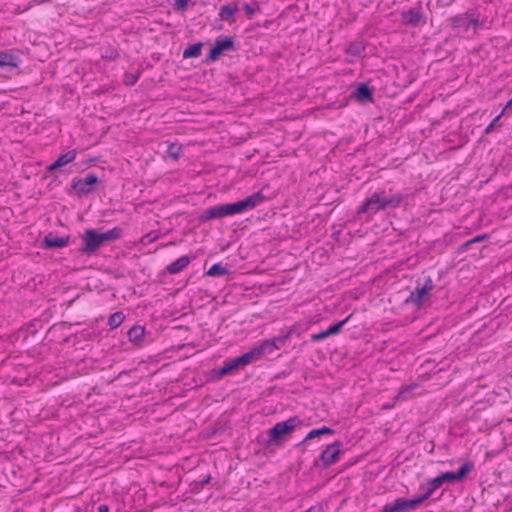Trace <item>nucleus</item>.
Masks as SVG:
<instances>
[{
    "mask_svg": "<svg viewBox=\"0 0 512 512\" xmlns=\"http://www.w3.org/2000/svg\"><path fill=\"white\" fill-rule=\"evenodd\" d=\"M281 343H283L281 338H274L272 340H264L254 346L250 351L239 356L243 367L260 360L264 355L274 353L280 348Z\"/></svg>",
    "mask_w": 512,
    "mask_h": 512,
    "instance_id": "3",
    "label": "nucleus"
},
{
    "mask_svg": "<svg viewBox=\"0 0 512 512\" xmlns=\"http://www.w3.org/2000/svg\"><path fill=\"white\" fill-rule=\"evenodd\" d=\"M329 336H330V335H329V333H328V331H327V329H326V330L321 331V332H319V333L312 334V335H311V340H312L313 342H319V341H322V340H324L325 338H327V337H329Z\"/></svg>",
    "mask_w": 512,
    "mask_h": 512,
    "instance_id": "34",
    "label": "nucleus"
},
{
    "mask_svg": "<svg viewBox=\"0 0 512 512\" xmlns=\"http://www.w3.org/2000/svg\"><path fill=\"white\" fill-rule=\"evenodd\" d=\"M473 468V465L466 462L461 465L457 472L448 471L441 474L439 477L444 484L445 482H455L462 480Z\"/></svg>",
    "mask_w": 512,
    "mask_h": 512,
    "instance_id": "13",
    "label": "nucleus"
},
{
    "mask_svg": "<svg viewBox=\"0 0 512 512\" xmlns=\"http://www.w3.org/2000/svg\"><path fill=\"white\" fill-rule=\"evenodd\" d=\"M228 273V269L223 266L221 263H215L213 264L209 270L206 272L208 276L217 277V276H223Z\"/></svg>",
    "mask_w": 512,
    "mask_h": 512,
    "instance_id": "26",
    "label": "nucleus"
},
{
    "mask_svg": "<svg viewBox=\"0 0 512 512\" xmlns=\"http://www.w3.org/2000/svg\"><path fill=\"white\" fill-rule=\"evenodd\" d=\"M352 49H353V51H356V48H354V46H353V45H351V46L349 47V49H348V52H350Z\"/></svg>",
    "mask_w": 512,
    "mask_h": 512,
    "instance_id": "43",
    "label": "nucleus"
},
{
    "mask_svg": "<svg viewBox=\"0 0 512 512\" xmlns=\"http://www.w3.org/2000/svg\"><path fill=\"white\" fill-rule=\"evenodd\" d=\"M238 11V4L236 2H230L220 7L218 16L221 21H224L231 25L236 22L235 15L238 13Z\"/></svg>",
    "mask_w": 512,
    "mask_h": 512,
    "instance_id": "16",
    "label": "nucleus"
},
{
    "mask_svg": "<svg viewBox=\"0 0 512 512\" xmlns=\"http://www.w3.org/2000/svg\"><path fill=\"white\" fill-rule=\"evenodd\" d=\"M503 114H504V110H502V112L486 127V129H485L486 133H490L493 131L496 123L499 121V119L502 117Z\"/></svg>",
    "mask_w": 512,
    "mask_h": 512,
    "instance_id": "36",
    "label": "nucleus"
},
{
    "mask_svg": "<svg viewBox=\"0 0 512 512\" xmlns=\"http://www.w3.org/2000/svg\"><path fill=\"white\" fill-rule=\"evenodd\" d=\"M81 238L83 241L81 251L86 254L95 253L104 244L101 233L94 229H87Z\"/></svg>",
    "mask_w": 512,
    "mask_h": 512,
    "instance_id": "5",
    "label": "nucleus"
},
{
    "mask_svg": "<svg viewBox=\"0 0 512 512\" xmlns=\"http://www.w3.org/2000/svg\"><path fill=\"white\" fill-rule=\"evenodd\" d=\"M401 19L406 25L418 26L420 24H424L421 7L402 11Z\"/></svg>",
    "mask_w": 512,
    "mask_h": 512,
    "instance_id": "15",
    "label": "nucleus"
},
{
    "mask_svg": "<svg viewBox=\"0 0 512 512\" xmlns=\"http://www.w3.org/2000/svg\"><path fill=\"white\" fill-rule=\"evenodd\" d=\"M380 512H395L392 504H385Z\"/></svg>",
    "mask_w": 512,
    "mask_h": 512,
    "instance_id": "39",
    "label": "nucleus"
},
{
    "mask_svg": "<svg viewBox=\"0 0 512 512\" xmlns=\"http://www.w3.org/2000/svg\"><path fill=\"white\" fill-rule=\"evenodd\" d=\"M159 236L160 233L158 231L149 232L141 238L140 243H142L143 245H148L150 243L155 242L159 238Z\"/></svg>",
    "mask_w": 512,
    "mask_h": 512,
    "instance_id": "30",
    "label": "nucleus"
},
{
    "mask_svg": "<svg viewBox=\"0 0 512 512\" xmlns=\"http://www.w3.org/2000/svg\"><path fill=\"white\" fill-rule=\"evenodd\" d=\"M512 104V99L507 103L506 107L503 109L504 111Z\"/></svg>",
    "mask_w": 512,
    "mask_h": 512,
    "instance_id": "41",
    "label": "nucleus"
},
{
    "mask_svg": "<svg viewBox=\"0 0 512 512\" xmlns=\"http://www.w3.org/2000/svg\"><path fill=\"white\" fill-rule=\"evenodd\" d=\"M453 29L467 32L472 25L476 26L478 21L474 20L468 13L453 16L449 19Z\"/></svg>",
    "mask_w": 512,
    "mask_h": 512,
    "instance_id": "11",
    "label": "nucleus"
},
{
    "mask_svg": "<svg viewBox=\"0 0 512 512\" xmlns=\"http://www.w3.org/2000/svg\"><path fill=\"white\" fill-rule=\"evenodd\" d=\"M423 502L419 495L413 499L397 498L392 505L395 512H410L416 510Z\"/></svg>",
    "mask_w": 512,
    "mask_h": 512,
    "instance_id": "9",
    "label": "nucleus"
},
{
    "mask_svg": "<svg viewBox=\"0 0 512 512\" xmlns=\"http://www.w3.org/2000/svg\"><path fill=\"white\" fill-rule=\"evenodd\" d=\"M181 151H182L181 145H179L177 143H171L168 146L167 155H168V157L172 158L173 160H178V158L181 154Z\"/></svg>",
    "mask_w": 512,
    "mask_h": 512,
    "instance_id": "29",
    "label": "nucleus"
},
{
    "mask_svg": "<svg viewBox=\"0 0 512 512\" xmlns=\"http://www.w3.org/2000/svg\"><path fill=\"white\" fill-rule=\"evenodd\" d=\"M202 45L200 43L194 44L186 48L183 52L184 58L199 57L201 55Z\"/></svg>",
    "mask_w": 512,
    "mask_h": 512,
    "instance_id": "27",
    "label": "nucleus"
},
{
    "mask_svg": "<svg viewBox=\"0 0 512 512\" xmlns=\"http://www.w3.org/2000/svg\"><path fill=\"white\" fill-rule=\"evenodd\" d=\"M281 343H283L281 338H274L272 340H264L254 346L250 351L239 356L243 367L260 360L264 355L274 353L280 348Z\"/></svg>",
    "mask_w": 512,
    "mask_h": 512,
    "instance_id": "4",
    "label": "nucleus"
},
{
    "mask_svg": "<svg viewBox=\"0 0 512 512\" xmlns=\"http://www.w3.org/2000/svg\"><path fill=\"white\" fill-rule=\"evenodd\" d=\"M351 316H348L347 318H345L344 320L330 326L327 328V331L329 333V335H336L338 334L341 329L343 328V326L348 322V320L350 319Z\"/></svg>",
    "mask_w": 512,
    "mask_h": 512,
    "instance_id": "31",
    "label": "nucleus"
},
{
    "mask_svg": "<svg viewBox=\"0 0 512 512\" xmlns=\"http://www.w3.org/2000/svg\"><path fill=\"white\" fill-rule=\"evenodd\" d=\"M21 60L15 50L0 51V67L11 71L19 67Z\"/></svg>",
    "mask_w": 512,
    "mask_h": 512,
    "instance_id": "10",
    "label": "nucleus"
},
{
    "mask_svg": "<svg viewBox=\"0 0 512 512\" xmlns=\"http://www.w3.org/2000/svg\"><path fill=\"white\" fill-rule=\"evenodd\" d=\"M356 98L360 101H372V91L364 84L360 85L356 92Z\"/></svg>",
    "mask_w": 512,
    "mask_h": 512,
    "instance_id": "25",
    "label": "nucleus"
},
{
    "mask_svg": "<svg viewBox=\"0 0 512 512\" xmlns=\"http://www.w3.org/2000/svg\"><path fill=\"white\" fill-rule=\"evenodd\" d=\"M97 512H110V507L107 504H100L97 508Z\"/></svg>",
    "mask_w": 512,
    "mask_h": 512,
    "instance_id": "38",
    "label": "nucleus"
},
{
    "mask_svg": "<svg viewBox=\"0 0 512 512\" xmlns=\"http://www.w3.org/2000/svg\"><path fill=\"white\" fill-rule=\"evenodd\" d=\"M98 182L95 174H88L84 178H74L72 187L81 195H87L93 191L94 185Z\"/></svg>",
    "mask_w": 512,
    "mask_h": 512,
    "instance_id": "7",
    "label": "nucleus"
},
{
    "mask_svg": "<svg viewBox=\"0 0 512 512\" xmlns=\"http://www.w3.org/2000/svg\"><path fill=\"white\" fill-rule=\"evenodd\" d=\"M76 158V151L75 150H71V151H68L67 153L65 154H62L61 156H59L57 158V160L51 164L49 166V171H53L55 170L56 168H59V167H62L68 163H71L72 161H74Z\"/></svg>",
    "mask_w": 512,
    "mask_h": 512,
    "instance_id": "21",
    "label": "nucleus"
},
{
    "mask_svg": "<svg viewBox=\"0 0 512 512\" xmlns=\"http://www.w3.org/2000/svg\"><path fill=\"white\" fill-rule=\"evenodd\" d=\"M299 423L297 417H290L286 421L276 423L269 431L268 436L270 441H278L281 437L286 434L293 432Z\"/></svg>",
    "mask_w": 512,
    "mask_h": 512,
    "instance_id": "6",
    "label": "nucleus"
},
{
    "mask_svg": "<svg viewBox=\"0 0 512 512\" xmlns=\"http://www.w3.org/2000/svg\"><path fill=\"white\" fill-rule=\"evenodd\" d=\"M264 200L265 196L261 192H257L235 203L209 207L200 215L199 219L206 222L216 218L241 214L245 211L254 209L258 205L262 204Z\"/></svg>",
    "mask_w": 512,
    "mask_h": 512,
    "instance_id": "1",
    "label": "nucleus"
},
{
    "mask_svg": "<svg viewBox=\"0 0 512 512\" xmlns=\"http://www.w3.org/2000/svg\"><path fill=\"white\" fill-rule=\"evenodd\" d=\"M402 202L400 193L387 194L385 191H378L367 197L358 208V213L373 216L387 208H397Z\"/></svg>",
    "mask_w": 512,
    "mask_h": 512,
    "instance_id": "2",
    "label": "nucleus"
},
{
    "mask_svg": "<svg viewBox=\"0 0 512 512\" xmlns=\"http://www.w3.org/2000/svg\"><path fill=\"white\" fill-rule=\"evenodd\" d=\"M44 243L47 247L50 248H61L65 247L68 244V238L58 237L49 234L45 237Z\"/></svg>",
    "mask_w": 512,
    "mask_h": 512,
    "instance_id": "22",
    "label": "nucleus"
},
{
    "mask_svg": "<svg viewBox=\"0 0 512 512\" xmlns=\"http://www.w3.org/2000/svg\"><path fill=\"white\" fill-rule=\"evenodd\" d=\"M138 81V75L135 74H126L124 78V83L126 85H134Z\"/></svg>",
    "mask_w": 512,
    "mask_h": 512,
    "instance_id": "35",
    "label": "nucleus"
},
{
    "mask_svg": "<svg viewBox=\"0 0 512 512\" xmlns=\"http://www.w3.org/2000/svg\"><path fill=\"white\" fill-rule=\"evenodd\" d=\"M442 485L443 483L439 476L428 480L425 485H422L421 488L425 490V493L420 495L423 501H426Z\"/></svg>",
    "mask_w": 512,
    "mask_h": 512,
    "instance_id": "18",
    "label": "nucleus"
},
{
    "mask_svg": "<svg viewBox=\"0 0 512 512\" xmlns=\"http://www.w3.org/2000/svg\"><path fill=\"white\" fill-rule=\"evenodd\" d=\"M332 434H334V430H332L329 427L323 426L321 428L313 429V430L309 431V433L304 438V441H308V440H311V439H314V438H318V437H320L322 435H332Z\"/></svg>",
    "mask_w": 512,
    "mask_h": 512,
    "instance_id": "24",
    "label": "nucleus"
},
{
    "mask_svg": "<svg viewBox=\"0 0 512 512\" xmlns=\"http://www.w3.org/2000/svg\"><path fill=\"white\" fill-rule=\"evenodd\" d=\"M102 240L104 243L118 240L122 237V229L119 227H114L106 232L101 233Z\"/></svg>",
    "mask_w": 512,
    "mask_h": 512,
    "instance_id": "23",
    "label": "nucleus"
},
{
    "mask_svg": "<svg viewBox=\"0 0 512 512\" xmlns=\"http://www.w3.org/2000/svg\"><path fill=\"white\" fill-rule=\"evenodd\" d=\"M234 45V42H233V39L230 38V37H224V38H219L215 41V44L213 45V47L211 48L210 50V53H209V60L211 61H215L217 60L220 55H222V53L226 50H229L233 47Z\"/></svg>",
    "mask_w": 512,
    "mask_h": 512,
    "instance_id": "12",
    "label": "nucleus"
},
{
    "mask_svg": "<svg viewBox=\"0 0 512 512\" xmlns=\"http://www.w3.org/2000/svg\"><path fill=\"white\" fill-rule=\"evenodd\" d=\"M413 389V387H406L402 389L399 393V396L403 399L407 398V395L410 393V391Z\"/></svg>",
    "mask_w": 512,
    "mask_h": 512,
    "instance_id": "37",
    "label": "nucleus"
},
{
    "mask_svg": "<svg viewBox=\"0 0 512 512\" xmlns=\"http://www.w3.org/2000/svg\"><path fill=\"white\" fill-rule=\"evenodd\" d=\"M191 262V258L188 256H181L176 261L172 262L167 266L166 270L170 274H178L188 267Z\"/></svg>",
    "mask_w": 512,
    "mask_h": 512,
    "instance_id": "19",
    "label": "nucleus"
},
{
    "mask_svg": "<svg viewBox=\"0 0 512 512\" xmlns=\"http://www.w3.org/2000/svg\"><path fill=\"white\" fill-rule=\"evenodd\" d=\"M341 454V443L334 442L328 445L320 454V460L325 466H331L339 460Z\"/></svg>",
    "mask_w": 512,
    "mask_h": 512,
    "instance_id": "8",
    "label": "nucleus"
},
{
    "mask_svg": "<svg viewBox=\"0 0 512 512\" xmlns=\"http://www.w3.org/2000/svg\"><path fill=\"white\" fill-rule=\"evenodd\" d=\"M485 238H486V236H485V235L477 236V237L473 240V242H479V241H481V240H483V239H485Z\"/></svg>",
    "mask_w": 512,
    "mask_h": 512,
    "instance_id": "40",
    "label": "nucleus"
},
{
    "mask_svg": "<svg viewBox=\"0 0 512 512\" xmlns=\"http://www.w3.org/2000/svg\"><path fill=\"white\" fill-rule=\"evenodd\" d=\"M192 0H175L173 3L174 9L184 11L187 9Z\"/></svg>",
    "mask_w": 512,
    "mask_h": 512,
    "instance_id": "33",
    "label": "nucleus"
},
{
    "mask_svg": "<svg viewBox=\"0 0 512 512\" xmlns=\"http://www.w3.org/2000/svg\"><path fill=\"white\" fill-rule=\"evenodd\" d=\"M125 319V316L122 312L113 313L108 320V324L112 329L119 327Z\"/></svg>",
    "mask_w": 512,
    "mask_h": 512,
    "instance_id": "28",
    "label": "nucleus"
},
{
    "mask_svg": "<svg viewBox=\"0 0 512 512\" xmlns=\"http://www.w3.org/2000/svg\"><path fill=\"white\" fill-rule=\"evenodd\" d=\"M352 49H353V51H356V48H354V46H353V45H351V46L349 47V49H348V52H350Z\"/></svg>",
    "mask_w": 512,
    "mask_h": 512,
    "instance_id": "42",
    "label": "nucleus"
},
{
    "mask_svg": "<svg viewBox=\"0 0 512 512\" xmlns=\"http://www.w3.org/2000/svg\"><path fill=\"white\" fill-rule=\"evenodd\" d=\"M240 368H243L240 357L227 359L223 362V365L220 368L218 375L220 377H223V376L233 373L234 371H236Z\"/></svg>",
    "mask_w": 512,
    "mask_h": 512,
    "instance_id": "17",
    "label": "nucleus"
},
{
    "mask_svg": "<svg viewBox=\"0 0 512 512\" xmlns=\"http://www.w3.org/2000/svg\"><path fill=\"white\" fill-rule=\"evenodd\" d=\"M432 288L433 285L431 281H428L422 287L415 288V290L410 294V301L417 306H421L429 298Z\"/></svg>",
    "mask_w": 512,
    "mask_h": 512,
    "instance_id": "14",
    "label": "nucleus"
},
{
    "mask_svg": "<svg viewBox=\"0 0 512 512\" xmlns=\"http://www.w3.org/2000/svg\"><path fill=\"white\" fill-rule=\"evenodd\" d=\"M145 329L142 326H134L128 331L129 341L137 346L144 343Z\"/></svg>",
    "mask_w": 512,
    "mask_h": 512,
    "instance_id": "20",
    "label": "nucleus"
},
{
    "mask_svg": "<svg viewBox=\"0 0 512 512\" xmlns=\"http://www.w3.org/2000/svg\"><path fill=\"white\" fill-rule=\"evenodd\" d=\"M243 8L247 14L248 19H252L253 16L259 11L258 6L251 5L249 3H245Z\"/></svg>",
    "mask_w": 512,
    "mask_h": 512,
    "instance_id": "32",
    "label": "nucleus"
}]
</instances>
